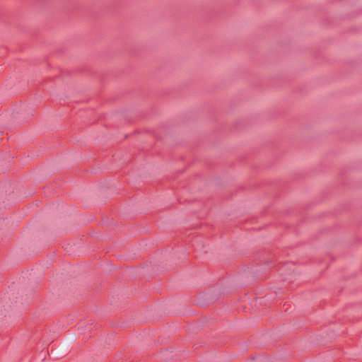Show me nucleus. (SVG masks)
<instances>
[{"label":"nucleus","instance_id":"nucleus-1","mask_svg":"<svg viewBox=\"0 0 362 362\" xmlns=\"http://www.w3.org/2000/svg\"><path fill=\"white\" fill-rule=\"evenodd\" d=\"M254 260L257 262L256 264L264 263V264L267 266L268 269L272 268L274 265L273 259L270 258L269 255L265 252H262L258 254Z\"/></svg>","mask_w":362,"mask_h":362},{"label":"nucleus","instance_id":"nucleus-2","mask_svg":"<svg viewBox=\"0 0 362 362\" xmlns=\"http://www.w3.org/2000/svg\"><path fill=\"white\" fill-rule=\"evenodd\" d=\"M251 358L252 360L257 359L258 361V362H264V361L262 359L261 356H257V357L252 356Z\"/></svg>","mask_w":362,"mask_h":362},{"label":"nucleus","instance_id":"nucleus-3","mask_svg":"<svg viewBox=\"0 0 362 362\" xmlns=\"http://www.w3.org/2000/svg\"><path fill=\"white\" fill-rule=\"evenodd\" d=\"M259 272V270H257H257H255V271H252V267L251 268V271H250V272H251V273H256V272Z\"/></svg>","mask_w":362,"mask_h":362}]
</instances>
